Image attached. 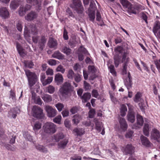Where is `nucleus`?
<instances>
[{
	"label": "nucleus",
	"mask_w": 160,
	"mask_h": 160,
	"mask_svg": "<svg viewBox=\"0 0 160 160\" xmlns=\"http://www.w3.org/2000/svg\"><path fill=\"white\" fill-rule=\"evenodd\" d=\"M26 1L27 3L33 5H37L38 3L37 0H26Z\"/></svg>",
	"instance_id": "nucleus-64"
},
{
	"label": "nucleus",
	"mask_w": 160,
	"mask_h": 160,
	"mask_svg": "<svg viewBox=\"0 0 160 160\" xmlns=\"http://www.w3.org/2000/svg\"><path fill=\"white\" fill-rule=\"evenodd\" d=\"M7 140L8 139V137L4 134V132L2 129L0 128V139Z\"/></svg>",
	"instance_id": "nucleus-43"
},
{
	"label": "nucleus",
	"mask_w": 160,
	"mask_h": 160,
	"mask_svg": "<svg viewBox=\"0 0 160 160\" xmlns=\"http://www.w3.org/2000/svg\"><path fill=\"white\" fill-rule=\"evenodd\" d=\"M73 89V87L71 83L66 82L62 84L59 92L60 95L62 97L67 98L71 95Z\"/></svg>",
	"instance_id": "nucleus-2"
},
{
	"label": "nucleus",
	"mask_w": 160,
	"mask_h": 160,
	"mask_svg": "<svg viewBox=\"0 0 160 160\" xmlns=\"http://www.w3.org/2000/svg\"><path fill=\"white\" fill-rule=\"evenodd\" d=\"M141 96V94L139 92H138L135 96V98L134 99V101L136 102L140 101Z\"/></svg>",
	"instance_id": "nucleus-55"
},
{
	"label": "nucleus",
	"mask_w": 160,
	"mask_h": 160,
	"mask_svg": "<svg viewBox=\"0 0 160 160\" xmlns=\"http://www.w3.org/2000/svg\"><path fill=\"white\" fill-rule=\"evenodd\" d=\"M73 118L72 119V121L74 124H76L78 123L82 119L81 116L79 115L78 114L74 115L73 116Z\"/></svg>",
	"instance_id": "nucleus-30"
},
{
	"label": "nucleus",
	"mask_w": 160,
	"mask_h": 160,
	"mask_svg": "<svg viewBox=\"0 0 160 160\" xmlns=\"http://www.w3.org/2000/svg\"><path fill=\"white\" fill-rule=\"evenodd\" d=\"M47 39L45 37L42 36L41 39L39 40L38 42L39 48L41 50H43L45 44L46 43Z\"/></svg>",
	"instance_id": "nucleus-19"
},
{
	"label": "nucleus",
	"mask_w": 160,
	"mask_h": 160,
	"mask_svg": "<svg viewBox=\"0 0 160 160\" xmlns=\"http://www.w3.org/2000/svg\"><path fill=\"white\" fill-rule=\"evenodd\" d=\"M92 96L95 98H97L99 95L98 91L96 89L92 90Z\"/></svg>",
	"instance_id": "nucleus-62"
},
{
	"label": "nucleus",
	"mask_w": 160,
	"mask_h": 160,
	"mask_svg": "<svg viewBox=\"0 0 160 160\" xmlns=\"http://www.w3.org/2000/svg\"><path fill=\"white\" fill-rule=\"evenodd\" d=\"M38 14L35 12L31 11L25 17V19L28 21H31L37 18Z\"/></svg>",
	"instance_id": "nucleus-9"
},
{
	"label": "nucleus",
	"mask_w": 160,
	"mask_h": 160,
	"mask_svg": "<svg viewBox=\"0 0 160 160\" xmlns=\"http://www.w3.org/2000/svg\"><path fill=\"white\" fill-rule=\"evenodd\" d=\"M149 126L148 124L145 123L144 126L143 128V131L144 134L147 136H148L149 135Z\"/></svg>",
	"instance_id": "nucleus-37"
},
{
	"label": "nucleus",
	"mask_w": 160,
	"mask_h": 160,
	"mask_svg": "<svg viewBox=\"0 0 160 160\" xmlns=\"http://www.w3.org/2000/svg\"><path fill=\"white\" fill-rule=\"evenodd\" d=\"M52 57L54 58L58 59H62L64 58V56L59 51H57L52 55Z\"/></svg>",
	"instance_id": "nucleus-21"
},
{
	"label": "nucleus",
	"mask_w": 160,
	"mask_h": 160,
	"mask_svg": "<svg viewBox=\"0 0 160 160\" xmlns=\"http://www.w3.org/2000/svg\"><path fill=\"white\" fill-rule=\"evenodd\" d=\"M53 78L52 77H48V78L45 81L43 82V86H45L48 84L51 83L52 80Z\"/></svg>",
	"instance_id": "nucleus-49"
},
{
	"label": "nucleus",
	"mask_w": 160,
	"mask_h": 160,
	"mask_svg": "<svg viewBox=\"0 0 160 160\" xmlns=\"http://www.w3.org/2000/svg\"><path fill=\"white\" fill-rule=\"evenodd\" d=\"M20 112V110L18 108H13L8 112V116L10 118H15L16 117L17 114L19 113Z\"/></svg>",
	"instance_id": "nucleus-8"
},
{
	"label": "nucleus",
	"mask_w": 160,
	"mask_h": 160,
	"mask_svg": "<svg viewBox=\"0 0 160 160\" xmlns=\"http://www.w3.org/2000/svg\"><path fill=\"white\" fill-rule=\"evenodd\" d=\"M8 134L9 135L10 140L9 142L10 144H13L15 142L16 136L14 132H13L12 130H8Z\"/></svg>",
	"instance_id": "nucleus-14"
},
{
	"label": "nucleus",
	"mask_w": 160,
	"mask_h": 160,
	"mask_svg": "<svg viewBox=\"0 0 160 160\" xmlns=\"http://www.w3.org/2000/svg\"><path fill=\"white\" fill-rule=\"evenodd\" d=\"M124 83L128 89L130 88L132 85V81L130 73L128 74V77L124 81Z\"/></svg>",
	"instance_id": "nucleus-15"
},
{
	"label": "nucleus",
	"mask_w": 160,
	"mask_h": 160,
	"mask_svg": "<svg viewBox=\"0 0 160 160\" xmlns=\"http://www.w3.org/2000/svg\"><path fill=\"white\" fill-rule=\"evenodd\" d=\"M127 118L128 120L132 123L135 121V115L134 112L132 109H130L129 108L127 115Z\"/></svg>",
	"instance_id": "nucleus-11"
},
{
	"label": "nucleus",
	"mask_w": 160,
	"mask_h": 160,
	"mask_svg": "<svg viewBox=\"0 0 160 160\" xmlns=\"http://www.w3.org/2000/svg\"><path fill=\"white\" fill-rule=\"evenodd\" d=\"M127 111V109L126 106L124 104H122L121 106L120 109L121 115L122 116H124L126 114V112Z\"/></svg>",
	"instance_id": "nucleus-32"
},
{
	"label": "nucleus",
	"mask_w": 160,
	"mask_h": 160,
	"mask_svg": "<svg viewBox=\"0 0 160 160\" xmlns=\"http://www.w3.org/2000/svg\"><path fill=\"white\" fill-rule=\"evenodd\" d=\"M24 63L25 66L30 68H32L34 66L33 63L31 61H24Z\"/></svg>",
	"instance_id": "nucleus-44"
},
{
	"label": "nucleus",
	"mask_w": 160,
	"mask_h": 160,
	"mask_svg": "<svg viewBox=\"0 0 160 160\" xmlns=\"http://www.w3.org/2000/svg\"><path fill=\"white\" fill-rule=\"evenodd\" d=\"M88 69L89 72L92 74H94L96 72V69L95 67L93 66H89L88 67Z\"/></svg>",
	"instance_id": "nucleus-58"
},
{
	"label": "nucleus",
	"mask_w": 160,
	"mask_h": 160,
	"mask_svg": "<svg viewBox=\"0 0 160 160\" xmlns=\"http://www.w3.org/2000/svg\"><path fill=\"white\" fill-rule=\"evenodd\" d=\"M72 2L75 7L76 8H81V2L80 0H72Z\"/></svg>",
	"instance_id": "nucleus-38"
},
{
	"label": "nucleus",
	"mask_w": 160,
	"mask_h": 160,
	"mask_svg": "<svg viewBox=\"0 0 160 160\" xmlns=\"http://www.w3.org/2000/svg\"><path fill=\"white\" fill-rule=\"evenodd\" d=\"M160 28V22L158 21L156 22L153 28V31L154 33H156L157 31Z\"/></svg>",
	"instance_id": "nucleus-41"
},
{
	"label": "nucleus",
	"mask_w": 160,
	"mask_h": 160,
	"mask_svg": "<svg viewBox=\"0 0 160 160\" xmlns=\"http://www.w3.org/2000/svg\"><path fill=\"white\" fill-rule=\"evenodd\" d=\"M71 50L69 48L66 46L63 47L62 50V52L67 55L70 54L71 53Z\"/></svg>",
	"instance_id": "nucleus-42"
},
{
	"label": "nucleus",
	"mask_w": 160,
	"mask_h": 160,
	"mask_svg": "<svg viewBox=\"0 0 160 160\" xmlns=\"http://www.w3.org/2000/svg\"><path fill=\"white\" fill-rule=\"evenodd\" d=\"M45 109L47 112V115L49 117H53L57 114V110L50 106H46Z\"/></svg>",
	"instance_id": "nucleus-7"
},
{
	"label": "nucleus",
	"mask_w": 160,
	"mask_h": 160,
	"mask_svg": "<svg viewBox=\"0 0 160 160\" xmlns=\"http://www.w3.org/2000/svg\"><path fill=\"white\" fill-rule=\"evenodd\" d=\"M95 110L94 109H91L88 112L89 117L90 118H92L95 114Z\"/></svg>",
	"instance_id": "nucleus-59"
},
{
	"label": "nucleus",
	"mask_w": 160,
	"mask_h": 160,
	"mask_svg": "<svg viewBox=\"0 0 160 160\" xmlns=\"http://www.w3.org/2000/svg\"><path fill=\"white\" fill-rule=\"evenodd\" d=\"M48 62L51 66H55L57 64V62L55 60L50 59L48 60Z\"/></svg>",
	"instance_id": "nucleus-60"
},
{
	"label": "nucleus",
	"mask_w": 160,
	"mask_h": 160,
	"mask_svg": "<svg viewBox=\"0 0 160 160\" xmlns=\"http://www.w3.org/2000/svg\"><path fill=\"white\" fill-rule=\"evenodd\" d=\"M61 118V115H58L53 119V121L56 123L60 124Z\"/></svg>",
	"instance_id": "nucleus-48"
},
{
	"label": "nucleus",
	"mask_w": 160,
	"mask_h": 160,
	"mask_svg": "<svg viewBox=\"0 0 160 160\" xmlns=\"http://www.w3.org/2000/svg\"><path fill=\"white\" fill-rule=\"evenodd\" d=\"M30 7V6L29 5H27L25 7L21 6L20 7L19 10L18 11V13L19 15L21 16L24 15L26 12L29 9Z\"/></svg>",
	"instance_id": "nucleus-16"
},
{
	"label": "nucleus",
	"mask_w": 160,
	"mask_h": 160,
	"mask_svg": "<svg viewBox=\"0 0 160 160\" xmlns=\"http://www.w3.org/2000/svg\"><path fill=\"white\" fill-rule=\"evenodd\" d=\"M137 123L140 126L142 125L143 123V120L142 116L139 114L137 115Z\"/></svg>",
	"instance_id": "nucleus-34"
},
{
	"label": "nucleus",
	"mask_w": 160,
	"mask_h": 160,
	"mask_svg": "<svg viewBox=\"0 0 160 160\" xmlns=\"http://www.w3.org/2000/svg\"><path fill=\"white\" fill-rule=\"evenodd\" d=\"M36 148L38 150L42 152L46 153L48 151V150L46 148H45L44 146L40 145H38L36 146Z\"/></svg>",
	"instance_id": "nucleus-36"
},
{
	"label": "nucleus",
	"mask_w": 160,
	"mask_h": 160,
	"mask_svg": "<svg viewBox=\"0 0 160 160\" xmlns=\"http://www.w3.org/2000/svg\"><path fill=\"white\" fill-rule=\"evenodd\" d=\"M123 48L120 46H118L114 49V51L116 52V54H118V53H121L123 52Z\"/></svg>",
	"instance_id": "nucleus-47"
},
{
	"label": "nucleus",
	"mask_w": 160,
	"mask_h": 160,
	"mask_svg": "<svg viewBox=\"0 0 160 160\" xmlns=\"http://www.w3.org/2000/svg\"><path fill=\"white\" fill-rule=\"evenodd\" d=\"M16 27L17 29L19 31H22V22L21 21H18L16 23Z\"/></svg>",
	"instance_id": "nucleus-51"
},
{
	"label": "nucleus",
	"mask_w": 160,
	"mask_h": 160,
	"mask_svg": "<svg viewBox=\"0 0 160 160\" xmlns=\"http://www.w3.org/2000/svg\"><path fill=\"white\" fill-rule=\"evenodd\" d=\"M17 48L19 54L22 56H24L25 53L24 52V50L19 43H17Z\"/></svg>",
	"instance_id": "nucleus-27"
},
{
	"label": "nucleus",
	"mask_w": 160,
	"mask_h": 160,
	"mask_svg": "<svg viewBox=\"0 0 160 160\" xmlns=\"http://www.w3.org/2000/svg\"><path fill=\"white\" fill-rule=\"evenodd\" d=\"M42 98L43 101L46 102H48L52 101V97L51 96L46 94L42 97Z\"/></svg>",
	"instance_id": "nucleus-33"
},
{
	"label": "nucleus",
	"mask_w": 160,
	"mask_h": 160,
	"mask_svg": "<svg viewBox=\"0 0 160 160\" xmlns=\"http://www.w3.org/2000/svg\"><path fill=\"white\" fill-rule=\"evenodd\" d=\"M9 16V12L6 7L0 8V16L3 19L8 18Z\"/></svg>",
	"instance_id": "nucleus-10"
},
{
	"label": "nucleus",
	"mask_w": 160,
	"mask_h": 160,
	"mask_svg": "<svg viewBox=\"0 0 160 160\" xmlns=\"http://www.w3.org/2000/svg\"><path fill=\"white\" fill-rule=\"evenodd\" d=\"M56 70L57 72H59L62 73H64L65 71V69L63 68V66L60 65L56 69Z\"/></svg>",
	"instance_id": "nucleus-54"
},
{
	"label": "nucleus",
	"mask_w": 160,
	"mask_h": 160,
	"mask_svg": "<svg viewBox=\"0 0 160 160\" xmlns=\"http://www.w3.org/2000/svg\"><path fill=\"white\" fill-rule=\"evenodd\" d=\"M91 97V95L90 93H85L81 97L83 102H86L89 100Z\"/></svg>",
	"instance_id": "nucleus-25"
},
{
	"label": "nucleus",
	"mask_w": 160,
	"mask_h": 160,
	"mask_svg": "<svg viewBox=\"0 0 160 160\" xmlns=\"http://www.w3.org/2000/svg\"><path fill=\"white\" fill-rule=\"evenodd\" d=\"M121 56L118 54H116L113 57L114 64L116 67H117L120 63Z\"/></svg>",
	"instance_id": "nucleus-22"
},
{
	"label": "nucleus",
	"mask_w": 160,
	"mask_h": 160,
	"mask_svg": "<svg viewBox=\"0 0 160 160\" xmlns=\"http://www.w3.org/2000/svg\"><path fill=\"white\" fill-rule=\"evenodd\" d=\"M25 74L27 76L28 81V84L31 90L32 94V99L33 101L35 100L36 98V94L32 90V87L35 84L37 80V76L34 73L32 72L29 70H25Z\"/></svg>",
	"instance_id": "nucleus-1"
},
{
	"label": "nucleus",
	"mask_w": 160,
	"mask_h": 160,
	"mask_svg": "<svg viewBox=\"0 0 160 160\" xmlns=\"http://www.w3.org/2000/svg\"><path fill=\"white\" fill-rule=\"evenodd\" d=\"M55 90V88L54 87L51 85H49L47 87V91L48 93L52 94L54 93Z\"/></svg>",
	"instance_id": "nucleus-53"
},
{
	"label": "nucleus",
	"mask_w": 160,
	"mask_h": 160,
	"mask_svg": "<svg viewBox=\"0 0 160 160\" xmlns=\"http://www.w3.org/2000/svg\"><path fill=\"white\" fill-rule=\"evenodd\" d=\"M64 137V135L62 133H58L55 135L54 139L56 142H58L61 139H63Z\"/></svg>",
	"instance_id": "nucleus-29"
},
{
	"label": "nucleus",
	"mask_w": 160,
	"mask_h": 160,
	"mask_svg": "<svg viewBox=\"0 0 160 160\" xmlns=\"http://www.w3.org/2000/svg\"><path fill=\"white\" fill-rule=\"evenodd\" d=\"M73 131L77 133L78 136H81L83 135L84 131L83 128H76L74 129Z\"/></svg>",
	"instance_id": "nucleus-35"
},
{
	"label": "nucleus",
	"mask_w": 160,
	"mask_h": 160,
	"mask_svg": "<svg viewBox=\"0 0 160 160\" xmlns=\"http://www.w3.org/2000/svg\"><path fill=\"white\" fill-rule=\"evenodd\" d=\"M74 73L72 69L69 70L68 73L67 75L68 78L70 79H72L73 76H74Z\"/></svg>",
	"instance_id": "nucleus-45"
},
{
	"label": "nucleus",
	"mask_w": 160,
	"mask_h": 160,
	"mask_svg": "<svg viewBox=\"0 0 160 160\" xmlns=\"http://www.w3.org/2000/svg\"><path fill=\"white\" fill-rule=\"evenodd\" d=\"M44 132L47 134H53L57 131L56 125L52 122H47L43 126Z\"/></svg>",
	"instance_id": "nucleus-4"
},
{
	"label": "nucleus",
	"mask_w": 160,
	"mask_h": 160,
	"mask_svg": "<svg viewBox=\"0 0 160 160\" xmlns=\"http://www.w3.org/2000/svg\"><path fill=\"white\" fill-rule=\"evenodd\" d=\"M120 2L123 7L127 8H128V7H130V5L131 4L127 0H120Z\"/></svg>",
	"instance_id": "nucleus-40"
},
{
	"label": "nucleus",
	"mask_w": 160,
	"mask_h": 160,
	"mask_svg": "<svg viewBox=\"0 0 160 160\" xmlns=\"http://www.w3.org/2000/svg\"><path fill=\"white\" fill-rule=\"evenodd\" d=\"M84 87L86 90H89L91 88L90 84L85 81H84Z\"/></svg>",
	"instance_id": "nucleus-56"
},
{
	"label": "nucleus",
	"mask_w": 160,
	"mask_h": 160,
	"mask_svg": "<svg viewBox=\"0 0 160 160\" xmlns=\"http://www.w3.org/2000/svg\"><path fill=\"white\" fill-rule=\"evenodd\" d=\"M28 29L29 32L33 35H36L38 33V30L35 25L33 24H30L28 26V28L25 26L24 36L26 39H28V37H30L28 33Z\"/></svg>",
	"instance_id": "nucleus-3"
},
{
	"label": "nucleus",
	"mask_w": 160,
	"mask_h": 160,
	"mask_svg": "<svg viewBox=\"0 0 160 160\" xmlns=\"http://www.w3.org/2000/svg\"><path fill=\"white\" fill-rule=\"evenodd\" d=\"M77 43V42L75 39L72 38V39L70 40L68 44L70 46L73 47L75 45H76Z\"/></svg>",
	"instance_id": "nucleus-57"
},
{
	"label": "nucleus",
	"mask_w": 160,
	"mask_h": 160,
	"mask_svg": "<svg viewBox=\"0 0 160 160\" xmlns=\"http://www.w3.org/2000/svg\"><path fill=\"white\" fill-rule=\"evenodd\" d=\"M134 147L131 144H128L126 146L124 151L126 154H132L134 152Z\"/></svg>",
	"instance_id": "nucleus-13"
},
{
	"label": "nucleus",
	"mask_w": 160,
	"mask_h": 160,
	"mask_svg": "<svg viewBox=\"0 0 160 160\" xmlns=\"http://www.w3.org/2000/svg\"><path fill=\"white\" fill-rule=\"evenodd\" d=\"M32 115L36 118L41 119L44 116L43 110L37 106H34L32 108Z\"/></svg>",
	"instance_id": "nucleus-6"
},
{
	"label": "nucleus",
	"mask_w": 160,
	"mask_h": 160,
	"mask_svg": "<svg viewBox=\"0 0 160 160\" xmlns=\"http://www.w3.org/2000/svg\"><path fill=\"white\" fill-rule=\"evenodd\" d=\"M55 80L58 84L62 83L63 80L62 76L59 73L56 74L55 76Z\"/></svg>",
	"instance_id": "nucleus-26"
},
{
	"label": "nucleus",
	"mask_w": 160,
	"mask_h": 160,
	"mask_svg": "<svg viewBox=\"0 0 160 160\" xmlns=\"http://www.w3.org/2000/svg\"><path fill=\"white\" fill-rule=\"evenodd\" d=\"M18 2L16 0L12 1L10 4V8L13 10L16 9L19 6Z\"/></svg>",
	"instance_id": "nucleus-28"
},
{
	"label": "nucleus",
	"mask_w": 160,
	"mask_h": 160,
	"mask_svg": "<svg viewBox=\"0 0 160 160\" xmlns=\"http://www.w3.org/2000/svg\"><path fill=\"white\" fill-rule=\"evenodd\" d=\"M119 123L120 128L124 130H125L127 129L128 124L124 118H120L119 119Z\"/></svg>",
	"instance_id": "nucleus-17"
},
{
	"label": "nucleus",
	"mask_w": 160,
	"mask_h": 160,
	"mask_svg": "<svg viewBox=\"0 0 160 160\" xmlns=\"http://www.w3.org/2000/svg\"><path fill=\"white\" fill-rule=\"evenodd\" d=\"M78 110V108L77 107L75 106L73 107L70 110V112L72 114H74L77 113Z\"/></svg>",
	"instance_id": "nucleus-63"
},
{
	"label": "nucleus",
	"mask_w": 160,
	"mask_h": 160,
	"mask_svg": "<svg viewBox=\"0 0 160 160\" xmlns=\"http://www.w3.org/2000/svg\"><path fill=\"white\" fill-rule=\"evenodd\" d=\"M42 126V124L41 123L38 121L35 122L33 124V129L36 133V132L41 128Z\"/></svg>",
	"instance_id": "nucleus-24"
},
{
	"label": "nucleus",
	"mask_w": 160,
	"mask_h": 160,
	"mask_svg": "<svg viewBox=\"0 0 160 160\" xmlns=\"http://www.w3.org/2000/svg\"><path fill=\"white\" fill-rule=\"evenodd\" d=\"M127 8V11L128 12L133 13L135 14H137V12L135 10V5H133L131 4L130 5V6L128 7Z\"/></svg>",
	"instance_id": "nucleus-31"
},
{
	"label": "nucleus",
	"mask_w": 160,
	"mask_h": 160,
	"mask_svg": "<svg viewBox=\"0 0 160 160\" xmlns=\"http://www.w3.org/2000/svg\"><path fill=\"white\" fill-rule=\"evenodd\" d=\"M141 139L143 145L147 147H149L150 146L151 143L146 137L142 136L141 137Z\"/></svg>",
	"instance_id": "nucleus-20"
},
{
	"label": "nucleus",
	"mask_w": 160,
	"mask_h": 160,
	"mask_svg": "<svg viewBox=\"0 0 160 160\" xmlns=\"http://www.w3.org/2000/svg\"><path fill=\"white\" fill-rule=\"evenodd\" d=\"M96 9L95 4L92 2H91L87 13L88 15L90 20L92 21H93L95 18V11Z\"/></svg>",
	"instance_id": "nucleus-5"
},
{
	"label": "nucleus",
	"mask_w": 160,
	"mask_h": 160,
	"mask_svg": "<svg viewBox=\"0 0 160 160\" xmlns=\"http://www.w3.org/2000/svg\"><path fill=\"white\" fill-rule=\"evenodd\" d=\"M67 15L69 16V18H74L75 16L71 10L68 8L66 10Z\"/></svg>",
	"instance_id": "nucleus-52"
},
{
	"label": "nucleus",
	"mask_w": 160,
	"mask_h": 160,
	"mask_svg": "<svg viewBox=\"0 0 160 160\" xmlns=\"http://www.w3.org/2000/svg\"><path fill=\"white\" fill-rule=\"evenodd\" d=\"M74 79L77 82H79L82 79L81 76L78 73L75 74L74 75Z\"/></svg>",
	"instance_id": "nucleus-46"
},
{
	"label": "nucleus",
	"mask_w": 160,
	"mask_h": 160,
	"mask_svg": "<svg viewBox=\"0 0 160 160\" xmlns=\"http://www.w3.org/2000/svg\"><path fill=\"white\" fill-rule=\"evenodd\" d=\"M57 40L52 38H50L48 42V44L50 48H54L57 45Z\"/></svg>",
	"instance_id": "nucleus-18"
},
{
	"label": "nucleus",
	"mask_w": 160,
	"mask_h": 160,
	"mask_svg": "<svg viewBox=\"0 0 160 160\" xmlns=\"http://www.w3.org/2000/svg\"><path fill=\"white\" fill-rule=\"evenodd\" d=\"M55 106L59 112L61 111L62 110V108H64L63 104L60 103H58L56 104Z\"/></svg>",
	"instance_id": "nucleus-50"
},
{
	"label": "nucleus",
	"mask_w": 160,
	"mask_h": 160,
	"mask_svg": "<svg viewBox=\"0 0 160 160\" xmlns=\"http://www.w3.org/2000/svg\"><path fill=\"white\" fill-rule=\"evenodd\" d=\"M33 101L35 103L38 105H41L42 104L41 99L39 96L37 97L35 100H34Z\"/></svg>",
	"instance_id": "nucleus-61"
},
{
	"label": "nucleus",
	"mask_w": 160,
	"mask_h": 160,
	"mask_svg": "<svg viewBox=\"0 0 160 160\" xmlns=\"http://www.w3.org/2000/svg\"><path fill=\"white\" fill-rule=\"evenodd\" d=\"M94 121L96 125L97 130H98V132H100L102 129L101 123L98 122V120L96 118L94 119Z\"/></svg>",
	"instance_id": "nucleus-39"
},
{
	"label": "nucleus",
	"mask_w": 160,
	"mask_h": 160,
	"mask_svg": "<svg viewBox=\"0 0 160 160\" xmlns=\"http://www.w3.org/2000/svg\"><path fill=\"white\" fill-rule=\"evenodd\" d=\"M151 136L152 138L157 140L158 142H159L158 139L160 138V133L158 130L155 128L153 129Z\"/></svg>",
	"instance_id": "nucleus-12"
},
{
	"label": "nucleus",
	"mask_w": 160,
	"mask_h": 160,
	"mask_svg": "<svg viewBox=\"0 0 160 160\" xmlns=\"http://www.w3.org/2000/svg\"><path fill=\"white\" fill-rule=\"evenodd\" d=\"M68 142V140L66 139H64L58 143V148L63 149L66 147Z\"/></svg>",
	"instance_id": "nucleus-23"
}]
</instances>
